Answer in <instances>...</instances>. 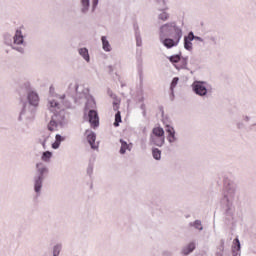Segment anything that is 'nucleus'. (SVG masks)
Here are the masks:
<instances>
[{"label":"nucleus","mask_w":256,"mask_h":256,"mask_svg":"<svg viewBox=\"0 0 256 256\" xmlns=\"http://www.w3.org/2000/svg\"><path fill=\"white\" fill-rule=\"evenodd\" d=\"M183 37V31L175 25V23H168L161 27L160 39L167 49L177 47L179 41Z\"/></svg>","instance_id":"1"},{"label":"nucleus","mask_w":256,"mask_h":256,"mask_svg":"<svg viewBox=\"0 0 256 256\" xmlns=\"http://www.w3.org/2000/svg\"><path fill=\"white\" fill-rule=\"evenodd\" d=\"M193 91L196 93V95H200V97L207 95V87L203 82H194Z\"/></svg>","instance_id":"2"},{"label":"nucleus","mask_w":256,"mask_h":256,"mask_svg":"<svg viewBox=\"0 0 256 256\" xmlns=\"http://www.w3.org/2000/svg\"><path fill=\"white\" fill-rule=\"evenodd\" d=\"M48 108L51 113H54L55 117H58V115H61L63 113L61 106L55 100L49 101Z\"/></svg>","instance_id":"3"},{"label":"nucleus","mask_w":256,"mask_h":256,"mask_svg":"<svg viewBox=\"0 0 256 256\" xmlns=\"http://www.w3.org/2000/svg\"><path fill=\"white\" fill-rule=\"evenodd\" d=\"M88 117H89V123L91 124V127H99V115L97 114V111L90 110Z\"/></svg>","instance_id":"4"},{"label":"nucleus","mask_w":256,"mask_h":256,"mask_svg":"<svg viewBox=\"0 0 256 256\" xmlns=\"http://www.w3.org/2000/svg\"><path fill=\"white\" fill-rule=\"evenodd\" d=\"M86 137L89 145H91L92 149H97V145H95V140L97 136L93 133V131L87 130Z\"/></svg>","instance_id":"5"},{"label":"nucleus","mask_w":256,"mask_h":256,"mask_svg":"<svg viewBox=\"0 0 256 256\" xmlns=\"http://www.w3.org/2000/svg\"><path fill=\"white\" fill-rule=\"evenodd\" d=\"M121 147H120V153L121 155H125L127 151H131L133 149V144L132 143H127L123 139H120Z\"/></svg>","instance_id":"6"},{"label":"nucleus","mask_w":256,"mask_h":256,"mask_svg":"<svg viewBox=\"0 0 256 256\" xmlns=\"http://www.w3.org/2000/svg\"><path fill=\"white\" fill-rule=\"evenodd\" d=\"M28 101L30 105H33L34 107H37L39 105V95L35 92H30L28 94Z\"/></svg>","instance_id":"7"},{"label":"nucleus","mask_w":256,"mask_h":256,"mask_svg":"<svg viewBox=\"0 0 256 256\" xmlns=\"http://www.w3.org/2000/svg\"><path fill=\"white\" fill-rule=\"evenodd\" d=\"M55 142L52 144V149H59L61 143H63V141H65V137L57 134L55 137Z\"/></svg>","instance_id":"8"},{"label":"nucleus","mask_w":256,"mask_h":256,"mask_svg":"<svg viewBox=\"0 0 256 256\" xmlns=\"http://www.w3.org/2000/svg\"><path fill=\"white\" fill-rule=\"evenodd\" d=\"M166 132L168 133V141L173 143V141H175V129L171 126H167Z\"/></svg>","instance_id":"9"},{"label":"nucleus","mask_w":256,"mask_h":256,"mask_svg":"<svg viewBox=\"0 0 256 256\" xmlns=\"http://www.w3.org/2000/svg\"><path fill=\"white\" fill-rule=\"evenodd\" d=\"M152 143L157 147H162V145L165 143V137L153 136Z\"/></svg>","instance_id":"10"},{"label":"nucleus","mask_w":256,"mask_h":256,"mask_svg":"<svg viewBox=\"0 0 256 256\" xmlns=\"http://www.w3.org/2000/svg\"><path fill=\"white\" fill-rule=\"evenodd\" d=\"M14 43L16 45H21L23 43V34L21 33V30L16 31V34L14 36Z\"/></svg>","instance_id":"11"},{"label":"nucleus","mask_w":256,"mask_h":256,"mask_svg":"<svg viewBox=\"0 0 256 256\" xmlns=\"http://www.w3.org/2000/svg\"><path fill=\"white\" fill-rule=\"evenodd\" d=\"M42 185H43V177L39 176L38 179L35 181V186H34L36 193H39V191H41Z\"/></svg>","instance_id":"12"},{"label":"nucleus","mask_w":256,"mask_h":256,"mask_svg":"<svg viewBox=\"0 0 256 256\" xmlns=\"http://www.w3.org/2000/svg\"><path fill=\"white\" fill-rule=\"evenodd\" d=\"M154 137H164L165 131L161 127H156L153 129Z\"/></svg>","instance_id":"13"},{"label":"nucleus","mask_w":256,"mask_h":256,"mask_svg":"<svg viewBox=\"0 0 256 256\" xmlns=\"http://www.w3.org/2000/svg\"><path fill=\"white\" fill-rule=\"evenodd\" d=\"M79 54L83 59H85V61H89V50H87V48H80Z\"/></svg>","instance_id":"14"},{"label":"nucleus","mask_w":256,"mask_h":256,"mask_svg":"<svg viewBox=\"0 0 256 256\" xmlns=\"http://www.w3.org/2000/svg\"><path fill=\"white\" fill-rule=\"evenodd\" d=\"M195 250V243H190L186 248L183 249L184 255H189V253H193Z\"/></svg>","instance_id":"15"},{"label":"nucleus","mask_w":256,"mask_h":256,"mask_svg":"<svg viewBox=\"0 0 256 256\" xmlns=\"http://www.w3.org/2000/svg\"><path fill=\"white\" fill-rule=\"evenodd\" d=\"M102 45L104 51H111V44H109V41H107V37L102 36Z\"/></svg>","instance_id":"16"},{"label":"nucleus","mask_w":256,"mask_h":256,"mask_svg":"<svg viewBox=\"0 0 256 256\" xmlns=\"http://www.w3.org/2000/svg\"><path fill=\"white\" fill-rule=\"evenodd\" d=\"M48 131H57V122L52 117V120L48 124Z\"/></svg>","instance_id":"17"},{"label":"nucleus","mask_w":256,"mask_h":256,"mask_svg":"<svg viewBox=\"0 0 256 256\" xmlns=\"http://www.w3.org/2000/svg\"><path fill=\"white\" fill-rule=\"evenodd\" d=\"M153 158L156 159V161H159L161 159V150L155 148L152 150Z\"/></svg>","instance_id":"18"},{"label":"nucleus","mask_w":256,"mask_h":256,"mask_svg":"<svg viewBox=\"0 0 256 256\" xmlns=\"http://www.w3.org/2000/svg\"><path fill=\"white\" fill-rule=\"evenodd\" d=\"M120 123H121V112L117 111V113L115 114L114 127H119Z\"/></svg>","instance_id":"19"},{"label":"nucleus","mask_w":256,"mask_h":256,"mask_svg":"<svg viewBox=\"0 0 256 256\" xmlns=\"http://www.w3.org/2000/svg\"><path fill=\"white\" fill-rule=\"evenodd\" d=\"M184 47L188 51H191V49H193V43H191V40L184 39Z\"/></svg>","instance_id":"20"},{"label":"nucleus","mask_w":256,"mask_h":256,"mask_svg":"<svg viewBox=\"0 0 256 256\" xmlns=\"http://www.w3.org/2000/svg\"><path fill=\"white\" fill-rule=\"evenodd\" d=\"M170 63H179L181 61V56L174 55L169 57Z\"/></svg>","instance_id":"21"},{"label":"nucleus","mask_w":256,"mask_h":256,"mask_svg":"<svg viewBox=\"0 0 256 256\" xmlns=\"http://www.w3.org/2000/svg\"><path fill=\"white\" fill-rule=\"evenodd\" d=\"M234 249H236V251L241 250V242H239V238L234 239Z\"/></svg>","instance_id":"22"},{"label":"nucleus","mask_w":256,"mask_h":256,"mask_svg":"<svg viewBox=\"0 0 256 256\" xmlns=\"http://www.w3.org/2000/svg\"><path fill=\"white\" fill-rule=\"evenodd\" d=\"M159 19H161V21H167V19H169V14L167 12H162L159 15Z\"/></svg>","instance_id":"23"},{"label":"nucleus","mask_w":256,"mask_h":256,"mask_svg":"<svg viewBox=\"0 0 256 256\" xmlns=\"http://www.w3.org/2000/svg\"><path fill=\"white\" fill-rule=\"evenodd\" d=\"M177 83H179V78H173L172 83H171V89H175L177 87Z\"/></svg>","instance_id":"24"},{"label":"nucleus","mask_w":256,"mask_h":256,"mask_svg":"<svg viewBox=\"0 0 256 256\" xmlns=\"http://www.w3.org/2000/svg\"><path fill=\"white\" fill-rule=\"evenodd\" d=\"M52 155L53 154L51 152L46 151L43 153L42 159H51Z\"/></svg>","instance_id":"25"},{"label":"nucleus","mask_w":256,"mask_h":256,"mask_svg":"<svg viewBox=\"0 0 256 256\" xmlns=\"http://www.w3.org/2000/svg\"><path fill=\"white\" fill-rule=\"evenodd\" d=\"M184 39H187V41H193V39H195V35H193V32H190Z\"/></svg>","instance_id":"26"},{"label":"nucleus","mask_w":256,"mask_h":256,"mask_svg":"<svg viewBox=\"0 0 256 256\" xmlns=\"http://www.w3.org/2000/svg\"><path fill=\"white\" fill-rule=\"evenodd\" d=\"M81 3L83 5L84 9L89 8V0H81Z\"/></svg>","instance_id":"27"},{"label":"nucleus","mask_w":256,"mask_h":256,"mask_svg":"<svg viewBox=\"0 0 256 256\" xmlns=\"http://www.w3.org/2000/svg\"><path fill=\"white\" fill-rule=\"evenodd\" d=\"M60 251H61V247L55 246L54 247V252H53L54 256H58Z\"/></svg>","instance_id":"28"},{"label":"nucleus","mask_w":256,"mask_h":256,"mask_svg":"<svg viewBox=\"0 0 256 256\" xmlns=\"http://www.w3.org/2000/svg\"><path fill=\"white\" fill-rule=\"evenodd\" d=\"M37 169H39L41 175L47 171V169L41 168V164H37Z\"/></svg>","instance_id":"29"},{"label":"nucleus","mask_w":256,"mask_h":256,"mask_svg":"<svg viewBox=\"0 0 256 256\" xmlns=\"http://www.w3.org/2000/svg\"><path fill=\"white\" fill-rule=\"evenodd\" d=\"M113 109H114V111H119V103L114 102L113 103Z\"/></svg>","instance_id":"30"},{"label":"nucleus","mask_w":256,"mask_h":256,"mask_svg":"<svg viewBox=\"0 0 256 256\" xmlns=\"http://www.w3.org/2000/svg\"><path fill=\"white\" fill-rule=\"evenodd\" d=\"M93 7H97L99 0H92Z\"/></svg>","instance_id":"31"},{"label":"nucleus","mask_w":256,"mask_h":256,"mask_svg":"<svg viewBox=\"0 0 256 256\" xmlns=\"http://www.w3.org/2000/svg\"><path fill=\"white\" fill-rule=\"evenodd\" d=\"M196 225H197V226H196L197 229H203V228L201 227V223L196 222Z\"/></svg>","instance_id":"32"}]
</instances>
